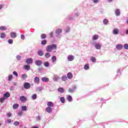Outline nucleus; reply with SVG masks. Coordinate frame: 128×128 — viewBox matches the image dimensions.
<instances>
[{"instance_id":"1","label":"nucleus","mask_w":128,"mask_h":128,"mask_svg":"<svg viewBox=\"0 0 128 128\" xmlns=\"http://www.w3.org/2000/svg\"><path fill=\"white\" fill-rule=\"evenodd\" d=\"M57 46L56 44H52L51 45H48L46 46V50L48 52H50L52 50H56Z\"/></svg>"},{"instance_id":"2","label":"nucleus","mask_w":128,"mask_h":128,"mask_svg":"<svg viewBox=\"0 0 128 128\" xmlns=\"http://www.w3.org/2000/svg\"><path fill=\"white\" fill-rule=\"evenodd\" d=\"M24 86L26 90H28L29 88H30V84L28 82H25Z\"/></svg>"},{"instance_id":"3","label":"nucleus","mask_w":128,"mask_h":128,"mask_svg":"<svg viewBox=\"0 0 128 128\" xmlns=\"http://www.w3.org/2000/svg\"><path fill=\"white\" fill-rule=\"evenodd\" d=\"M20 100L22 102H26L27 100L26 98L24 97V96H21Z\"/></svg>"},{"instance_id":"4","label":"nucleus","mask_w":128,"mask_h":128,"mask_svg":"<svg viewBox=\"0 0 128 128\" xmlns=\"http://www.w3.org/2000/svg\"><path fill=\"white\" fill-rule=\"evenodd\" d=\"M35 64L36 66H42V60H36L35 62Z\"/></svg>"},{"instance_id":"5","label":"nucleus","mask_w":128,"mask_h":128,"mask_svg":"<svg viewBox=\"0 0 128 128\" xmlns=\"http://www.w3.org/2000/svg\"><path fill=\"white\" fill-rule=\"evenodd\" d=\"M42 80L44 82H50V79L46 77H43L42 78Z\"/></svg>"},{"instance_id":"6","label":"nucleus","mask_w":128,"mask_h":128,"mask_svg":"<svg viewBox=\"0 0 128 128\" xmlns=\"http://www.w3.org/2000/svg\"><path fill=\"white\" fill-rule=\"evenodd\" d=\"M46 110L48 114H50L52 112V108L48 106L46 108Z\"/></svg>"},{"instance_id":"7","label":"nucleus","mask_w":128,"mask_h":128,"mask_svg":"<svg viewBox=\"0 0 128 128\" xmlns=\"http://www.w3.org/2000/svg\"><path fill=\"white\" fill-rule=\"evenodd\" d=\"M34 82L35 84H40V78L36 76L34 78Z\"/></svg>"},{"instance_id":"8","label":"nucleus","mask_w":128,"mask_h":128,"mask_svg":"<svg viewBox=\"0 0 128 128\" xmlns=\"http://www.w3.org/2000/svg\"><path fill=\"white\" fill-rule=\"evenodd\" d=\"M3 96L6 98H10V94L8 93V92H6V94H4Z\"/></svg>"},{"instance_id":"9","label":"nucleus","mask_w":128,"mask_h":128,"mask_svg":"<svg viewBox=\"0 0 128 128\" xmlns=\"http://www.w3.org/2000/svg\"><path fill=\"white\" fill-rule=\"evenodd\" d=\"M32 58H28L26 60V63L28 64H32Z\"/></svg>"},{"instance_id":"10","label":"nucleus","mask_w":128,"mask_h":128,"mask_svg":"<svg viewBox=\"0 0 128 128\" xmlns=\"http://www.w3.org/2000/svg\"><path fill=\"white\" fill-rule=\"evenodd\" d=\"M10 36L12 38H16V34L14 33V32H12L10 33Z\"/></svg>"},{"instance_id":"11","label":"nucleus","mask_w":128,"mask_h":128,"mask_svg":"<svg viewBox=\"0 0 128 128\" xmlns=\"http://www.w3.org/2000/svg\"><path fill=\"white\" fill-rule=\"evenodd\" d=\"M116 48H117V50H120L122 48V45L120 44H117L116 46Z\"/></svg>"},{"instance_id":"12","label":"nucleus","mask_w":128,"mask_h":128,"mask_svg":"<svg viewBox=\"0 0 128 128\" xmlns=\"http://www.w3.org/2000/svg\"><path fill=\"white\" fill-rule=\"evenodd\" d=\"M67 78H68V80H71V78H72V74L68 72L67 74Z\"/></svg>"},{"instance_id":"13","label":"nucleus","mask_w":128,"mask_h":128,"mask_svg":"<svg viewBox=\"0 0 128 128\" xmlns=\"http://www.w3.org/2000/svg\"><path fill=\"white\" fill-rule=\"evenodd\" d=\"M21 78L22 80H26L28 78V75L26 74H22L21 75Z\"/></svg>"},{"instance_id":"14","label":"nucleus","mask_w":128,"mask_h":128,"mask_svg":"<svg viewBox=\"0 0 128 128\" xmlns=\"http://www.w3.org/2000/svg\"><path fill=\"white\" fill-rule=\"evenodd\" d=\"M47 106L49 108H52V106H54V103H52V102H48L47 103Z\"/></svg>"},{"instance_id":"15","label":"nucleus","mask_w":128,"mask_h":128,"mask_svg":"<svg viewBox=\"0 0 128 128\" xmlns=\"http://www.w3.org/2000/svg\"><path fill=\"white\" fill-rule=\"evenodd\" d=\"M38 54L40 56H44V52L42 50H39L38 52Z\"/></svg>"},{"instance_id":"16","label":"nucleus","mask_w":128,"mask_h":128,"mask_svg":"<svg viewBox=\"0 0 128 128\" xmlns=\"http://www.w3.org/2000/svg\"><path fill=\"white\" fill-rule=\"evenodd\" d=\"M68 60L69 62H72V60H74V56L70 55V56H69L68 57Z\"/></svg>"},{"instance_id":"17","label":"nucleus","mask_w":128,"mask_h":128,"mask_svg":"<svg viewBox=\"0 0 128 128\" xmlns=\"http://www.w3.org/2000/svg\"><path fill=\"white\" fill-rule=\"evenodd\" d=\"M24 70H30V66L28 64V65H26L24 66Z\"/></svg>"},{"instance_id":"18","label":"nucleus","mask_w":128,"mask_h":128,"mask_svg":"<svg viewBox=\"0 0 128 128\" xmlns=\"http://www.w3.org/2000/svg\"><path fill=\"white\" fill-rule=\"evenodd\" d=\"M114 34H118V28H115L113 30L112 32Z\"/></svg>"},{"instance_id":"19","label":"nucleus","mask_w":128,"mask_h":128,"mask_svg":"<svg viewBox=\"0 0 128 128\" xmlns=\"http://www.w3.org/2000/svg\"><path fill=\"white\" fill-rule=\"evenodd\" d=\"M18 106H20V105L18 104H14L13 105V108L14 110H16V108H18Z\"/></svg>"},{"instance_id":"20","label":"nucleus","mask_w":128,"mask_h":128,"mask_svg":"<svg viewBox=\"0 0 128 128\" xmlns=\"http://www.w3.org/2000/svg\"><path fill=\"white\" fill-rule=\"evenodd\" d=\"M100 44H95V48L96 50H100Z\"/></svg>"},{"instance_id":"21","label":"nucleus","mask_w":128,"mask_h":128,"mask_svg":"<svg viewBox=\"0 0 128 128\" xmlns=\"http://www.w3.org/2000/svg\"><path fill=\"white\" fill-rule=\"evenodd\" d=\"M58 92L61 93L64 92V88H58Z\"/></svg>"},{"instance_id":"22","label":"nucleus","mask_w":128,"mask_h":128,"mask_svg":"<svg viewBox=\"0 0 128 128\" xmlns=\"http://www.w3.org/2000/svg\"><path fill=\"white\" fill-rule=\"evenodd\" d=\"M98 38V35H94L93 36V38H92V40H96Z\"/></svg>"},{"instance_id":"23","label":"nucleus","mask_w":128,"mask_h":128,"mask_svg":"<svg viewBox=\"0 0 128 128\" xmlns=\"http://www.w3.org/2000/svg\"><path fill=\"white\" fill-rule=\"evenodd\" d=\"M53 80L54 82H58V80H60V76H54Z\"/></svg>"},{"instance_id":"24","label":"nucleus","mask_w":128,"mask_h":128,"mask_svg":"<svg viewBox=\"0 0 128 128\" xmlns=\"http://www.w3.org/2000/svg\"><path fill=\"white\" fill-rule=\"evenodd\" d=\"M67 100L68 102H72V98L70 95H68L67 96Z\"/></svg>"},{"instance_id":"25","label":"nucleus","mask_w":128,"mask_h":128,"mask_svg":"<svg viewBox=\"0 0 128 128\" xmlns=\"http://www.w3.org/2000/svg\"><path fill=\"white\" fill-rule=\"evenodd\" d=\"M60 100L62 104H64L66 102V100L64 99V98L62 97L60 98Z\"/></svg>"},{"instance_id":"26","label":"nucleus","mask_w":128,"mask_h":128,"mask_svg":"<svg viewBox=\"0 0 128 128\" xmlns=\"http://www.w3.org/2000/svg\"><path fill=\"white\" fill-rule=\"evenodd\" d=\"M62 80L63 82H66V80H68V77H66V76H62Z\"/></svg>"},{"instance_id":"27","label":"nucleus","mask_w":128,"mask_h":128,"mask_svg":"<svg viewBox=\"0 0 128 128\" xmlns=\"http://www.w3.org/2000/svg\"><path fill=\"white\" fill-rule=\"evenodd\" d=\"M6 34L4 33H1L0 36L1 38H6Z\"/></svg>"},{"instance_id":"28","label":"nucleus","mask_w":128,"mask_h":128,"mask_svg":"<svg viewBox=\"0 0 128 128\" xmlns=\"http://www.w3.org/2000/svg\"><path fill=\"white\" fill-rule=\"evenodd\" d=\"M52 60L53 62H56V56H53L52 58Z\"/></svg>"},{"instance_id":"29","label":"nucleus","mask_w":128,"mask_h":128,"mask_svg":"<svg viewBox=\"0 0 128 128\" xmlns=\"http://www.w3.org/2000/svg\"><path fill=\"white\" fill-rule=\"evenodd\" d=\"M6 30V27L4 26H1L0 27V30Z\"/></svg>"},{"instance_id":"30","label":"nucleus","mask_w":128,"mask_h":128,"mask_svg":"<svg viewBox=\"0 0 128 128\" xmlns=\"http://www.w3.org/2000/svg\"><path fill=\"white\" fill-rule=\"evenodd\" d=\"M47 42L48 41H46V40H42L41 42V44L42 46H44Z\"/></svg>"},{"instance_id":"31","label":"nucleus","mask_w":128,"mask_h":128,"mask_svg":"<svg viewBox=\"0 0 128 128\" xmlns=\"http://www.w3.org/2000/svg\"><path fill=\"white\" fill-rule=\"evenodd\" d=\"M46 38V34H42L41 35V38L42 40H44V38Z\"/></svg>"},{"instance_id":"32","label":"nucleus","mask_w":128,"mask_h":128,"mask_svg":"<svg viewBox=\"0 0 128 128\" xmlns=\"http://www.w3.org/2000/svg\"><path fill=\"white\" fill-rule=\"evenodd\" d=\"M115 14H116V16H120V10L117 9L116 12H115Z\"/></svg>"},{"instance_id":"33","label":"nucleus","mask_w":128,"mask_h":128,"mask_svg":"<svg viewBox=\"0 0 128 128\" xmlns=\"http://www.w3.org/2000/svg\"><path fill=\"white\" fill-rule=\"evenodd\" d=\"M62 32V29H58L56 31V34H60Z\"/></svg>"},{"instance_id":"34","label":"nucleus","mask_w":128,"mask_h":128,"mask_svg":"<svg viewBox=\"0 0 128 128\" xmlns=\"http://www.w3.org/2000/svg\"><path fill=\"white\" fill-rule=\"evenodd\" d=\"M84 68L86 70H88V68H90V66H88V64H85L84 66Z\"/></svg>"},{"instance_id":"35","label":"nucleus","mask_w":128,"mask_h":128,"mask_svg":"<svg viewBox=\"0 0 128 128\" xmlns=\"http://www.w3.org/2000/svg\"><path fill=\"white\" fill-rule=\"evenodd\" d=\"M103 22L104 24H108V20L107 19H104L103 20Z\"/></svg>"},{"instance_id":"36","label":"nucleus","mask_w":128,"mask_h":128,"mask_svg":"<svg viewBox=\"0 0 128 128\" xmlns=\"http://www.w3.org/2000/svg\"><path fill=\"white\" fill-rule=\"evenodd\" d=\"M44 66H46V68L50 66V64L48 62H44Z\"/></svg>"},{"instance_id":"37","label":"nucleus","mask_w":128,"mask_h":128,"mask_svg":"<svg viewBox=\"0 0 128 128\" xmlns=\"http://www.w3.org/2000/svg\"><path fill=\"white\" fill-rule=\"evenodd\" d=\"M14 126H18L20 124V122L16 121L14 122Z\"/></svg>"},{"instance_id":"38","label":"nucleus","mask_w":128,"mask_h":128,"mask_svg":"<svg viewBox=\"0 0 128 128\" xmlns=\"http://www.w3.org/2000/svg\"><path fill=\"white\" fill-rule=\"evenodd\" d=\"M8 44H12L14 43V40H12V39H9V40H8Z\"/></svg>"},{"instance_id":"39","label":"nucleus","mask_w":128,"mask_h":128,"mask_svg":"<svg viewBox=\"0 0 128 128\" xmlns=\"http://www.w3.org/2000/svg\"><path fill=\"white\" fill-rule=\"evenodd\" d=\"M32 100H36V94H33L32 96Z\"/></svg>"},{"instance_id":"40","label":"nucleus","mask_w":128,"mask_h":128,"mask_svg":"<svg viewBox=\"0 0 128 128\" xmlns=\"http://www.w3.org/2000/svg\"><path fill=\"white\" fill-rule=\"evenodd\" d=\"M50 53H46L45 54V57L46 58H50Z\"/></svg>"},{"instance_id":"41","label":"nucleus","mask_w":128,"mask_h":128,"mask_svg":"<svg viewBox=\"0 0 128 128\" xmlns=\"http://www.w3.org/2000/svg\"><path fill=\"white\" fill-rule=\"evenodd\" d=\"M6 100V98L3 96L2 98H0V102H4V101Z\"/></svg>"},{"instance_id":"42","label":"nucleus","mask_w":128,"mask_h":128,"mask_svg":"<svg viewBox=\"0 0 128 128\" xmlns=\"http://www.w3.org/2000/svg\"><path fill=\"white\" fill-rule=\"evenodd\" d=\"M22 110H26V106H22Z\"/></svg>"},{"instance_id":"43","label":"nucleus","mask_w":128,"mask_h":128,"mask_svg":"<svg viewBox=\"0 0 128 128\" xmlns=\"http://www.w3.org/2000/svg\"><path fill=\"white\" fill-rule=\"evenodd\" d=\"M90 58H91L92 62H96V58H94V57L92 56Z\"/></svg>"},{"instance_id":"44","label":"nucleus","mask_w":128,"mask_h":128,"mask_svg":"<svg viewBox=\"0 0 128 128\" xmlns=\"http://www.w3.org/2000/svg\"><path fill=\"white\" fill-rule=\"evenodd\" d=\"M12 80V75H10L8 76V80Z\"/></svg>"},{"instance_id":"45","label":"nucleus","mask_w":128,"mask_h":128,"mask_svg":"<svg viewBox=\"0 0 128 128\" xmlns=\"http://www.w3.org/2000/svg\"><path fill=\"white\" fill-rule=\"evenodd\" d=\"M124 48H125V50H128V44H124Z\"/></svg>"},{"instance_id":"46","label":"nucleus","mask_w":128,"mask_h":128,"mask_svg":"<svg viewBox=\"0 0 128 128\" xmlns=\"http://www.w3.org/2000/svg\"><path fill=\"white\" fill-rule=\"evenodd\" d=\"M13 74H14V76H18V72H16L14 71L13 72Z\"/></svg>"},{"instance_id":"47","label":"nucleus","mask_w":128,"mask_h":128,"mask_svg":"<svg viewBox=\"0 0 128 128\" xmlns=\"http://www.w3.org/2000/svg\"><path fill=\"white\" fill-rule=\"evenodd\" d=\"M16 58L18 60H20L22 58V56H16Z\"/></svg>"},{"instance_id":"48","label":"nucleus","mask_w":128,"mask_h":128,"mask_svg":"<svg viewBox=\"0 0 128 128\" xmlns=\"http://www.w3.org/2000/svg\"><path fill=\"white\" fill-rule=\"evenodd\" d=\"M7 116L9 118H10V116H12V114L10 112H8V113L7 114Z\"/></svg>"},{"instance_id":"49","label":"nucleus","mask_w":128,"mask_h":128,"mask_svg":"<svg viewBox=\"0 0 128 128\" xmlns=\"http://www.w3.org/2000/svg\"><path fill=\"white\" fill-rule=\"evenodd\" d=\"M20 38H22V40H24V35L22 34V35L20 36Z\"/></svg>"},{"instance_id":"50","label":"nucleus","mask_w":128,"mask_h":128,"mask_svg":"<svg viewBox=\"0 0 128 128\" xmlns=\"http://www.w3.org/2000/svg\"><path fill=\"white\" fill-rule=\"evenodd\" d=\"M68 92H74V90H72V89L69 88Z\"/></svg>"},{"instance_id":"51","label":"nucleus","mask_w":128,"mask_h":128,"mask_svg":"<svg viewBox=\"0 0 128 128\" xmlns=\"http://www.w3.org/2000/svg\"><path fill=\"white\" fill-rule=\"evenodd\" d=\"M22 111H20L18 112V116H22Z\"/></svg>"},{"instance_id":"52","label":"nucleus","mask_w":128,"mask_h":128,"mask_svg":"<svg viewBox=\"0 0 128 128\" xmlns=\"http://www.w3.org/2000/svg\"><path fill=\"white\" fill-rule=\"evenodd\" d=\"M93 2H94V4H96L98 2V0H93Z\"/></svg>"},{"instance_id":"53","label":"nucleus","mask_w":128,"mask_h":128,"mask_svg":"<svg viewBox=\"0 0 128 128\" xmlns=\"http://www.w3.org/2000/svg\"><path fill=\"white\" fill-rule=\"evenodd\" d=\"M53 36H54V32H51L50 33V36L51 38H52Z\"/></svg>"},{"instance_id":"54","label":"nucleus","mask_w":128,"mask_h":128,"mask_svg":"<svg viewBox=\"0 0 128 128\" xmlns=\"http://www.w3.org/2000/svg\"><path fill=\"white\" fill-rule=\"evenodd\" d=\"M7 122L8 124H10V122H12V120H7Z\"/></svg>"},{"instance_id":"55","label":"nucleus","mask_w":128,"mask_h":128,"mask_svg":"<svg viewBox=\"0 0 128 128\" xmlns=\"http://www.w3.org/2000/svg\"><path fill=\"white\" fill-rule=\"evenodd\" d=\"M4 6H2V4H0V10H2V7H3Z\"/></svg>"},{"instance_id":"56","label":"nucleus","mask_w":128,"mask_h":128,"mask_svg":"<svg viewBox=\"0 0 128 128\" xmlns=\"http://www.w3.org/2000/svg\"><path fill=\"white\" fill-rule=\"evenodd\" d=\"M126 34H128V30H126Z\"/></svg>"},{"instance_id":"57","label":"nucleus","mask_w":128,"mask_h":128,"mask_svg":"<svg viewBox=\"0 0 128 128\" xmlns=\"http://www.w3.org/2000/svg\"><path fill=\"white\" fill-rule=\"evenodd\" d=\"M108 2H112V0H108Z\"/></svg>"},{"instance_id":"58","label":"nucleus","mask_w":128,"mask_h":128,"mask_svg":"<svg viewBox=\"0 0 128 128\" xmlns=\"http://www.w3.org/2000/svg\"><path fill=\"white\" fill-rule=\"evenodd\" d=\"M42 70V69H38V70Z\"/></svg>"},{"instance_id":"59","label":"nucleus","mask_w":128,"mask_h":128,"mask_svg":"<svg viewBox=\"0 0 128 128\" xmlns=\"http://www.w3.org/2000/svg\"><path fill=\"white\" fill-rule=\"evenodd\" d=\"M74 88H76V86H74Z\"/></svg>"},{"instance_id":"60","label":"nucleus","mask_w":128,"mask_h":128,"mask_svg":"<svg viewBox=\"0 0 128 128\" xmlns=\"http://www.w3.org/2000/svg\"><path fill=\"white\" fill-rule=\"evenodd\" d=\"M127 24H128V20H127Z\"/></svg>"}]
</instances>
